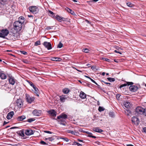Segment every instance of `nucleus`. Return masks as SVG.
I'll return each instance as SVG.
<instances>
[{"label":"nucleus","instance_id":"16","mask_svg":"<svg viewBox=\"0 0 146 146\" xmlns=\"http://www.w3.org/2000/svg\"><path fill=\"white\" fill-rule=\"evenodd\" d=\"M123 105L124 107L128 108L131 106V104L129 102L126 101L124 102Z\"/></svg>","mask_w":146,"mask_h":146},{"label":"nucleus","instance_id":"14","mask_svg":"<svg viewBox=\"0 0 146 146\" xmlns=\"http://www.w3.org/2000/svg\"><path fill=\"white\" fill-rule=\"evenodd\" d=\"M14 115V112L13 111H11L8 113L7 116V119H11L13 117Z\"/></svg>","mask_w":146,"mask_h":146},{"label":"nucleus","instance_id":"10","mask_svg":"<svg viewBox=\"0 0 146 146\" xmlns=\"http://www.w3.org/2000/svg\"><path fill=\"white\" fill-rule=\"evenodd\" d=\"M41 113V111L40 110H35L33 111L32 113L34 115L39 116Z\"/></svg>","mask_w":146,"mask_h":146},{"label":"nucleus","instance_id":"21","mask_svg":"<svg viewBox=\"0 0 146 146\" xmlns=\"http://www.w3.org/2000/svg\"><path fill=\"white\" fill-rule=\"evenodd\" d=\"M67 118V116L65 114H62L61 115L57 116V117L58 119L62 118L64 119H66Z\"/></svg>","mask_w":146,"mask_h":146},{"label":"nucleus","instance_id":"20","mask_svg":"<svg viewBox=\"0 0 146 146\" xmlns=\"http://www.w3.org/2000/svg\"><path fill=\"white\" fill-rule=\"evenodd\" d=\"M79 96L82 99H84L86 98V95L84 92L81 91L80 92Z\"/></svg>","mask_w":146,"mask_h":146},{"label":"nucleus","instance_id":"12","mask_svg":"<svg viewBox=\"0 0 146 146\" xmlns=\"http://www.w3.org/2000/svg\"><path fill=\"white\" fill-rule=\"evenodd\" d=\"M48 112L52 116L55 117L56 116V113L54 110H49L48 111Z\"/></svg>","mask_w":146,"mask_h":146},{"label":"nucleus","instance_id":"50","mask_svg":"<svg viewBox=\"0 0 146 146\" xmlns=\"http://www.w3.org/2000/svg\"><path fill=\"white\" fill-rule=\"evenodd\" d=\"M102 59L103 60H105L106 61L109 62V61L110 60V59H109L108 58H103Z\"/></svg>","mask_w":146,"mask_h":146},{"label":"nucleus","instance_id":"1","mask_svg":"<svg viewBox=\"0 0 146 146\" xmlns=\"http://www.w3.org/2000/svg\"><path fill=\"white\" fill-rule=\"evenodd\" d=\"M135 114L137 115H143L146 116V109L143 108L138 106L136 108L135 110Z\"/></svg>","mask_w":146,"mask_h":146},{"label":"nucleus","instance_id":"23","mask_svg":"<svg viewBox=\"0 0 146 146\" xmlns=\"http://www.w3.org/2000/svg\"><path fill=\"white\" fill-rule=\"evenodd\" d=\"M26 117L25 115H22L21 116H19L17 118V119L18 121H22L23 120L25 119Z\"/></svg>","mask_w":146,"mask_h":146},{"label":"nucleus","instance_id":"64","mask_svg":"<svg viewBox=\"0 0 146 146\" xmlns=\"http://www.w3.org/2000/svg\"><path fill=\"white\" fill-rule=\"evenodd\" d=\"M105 72H103L102 73V75L103 76H104L105 75Z\"/></svg>","mask_w":146,"mask_h":146},{"label":"nucleus","instance_id":"54","mask_svg":"<svg viewBox=\"0 0 146 146\" xmlns=\"http://www.w3.org/2000/svg\"><path fill=\"white\" fill-rule=\"evenodd\" d=\"M21 52L22 54H23L24 55H26L27 54V52H26L25 51H21Z\"/></svg>","mask_w":146,"mask_h":146},{"label":"nucleus","instance_id":"5","mask_svg":"<svg viewBox=\"0 0 146 146\" xmlns=\"http://www.w3.org/2000/svg\"><path fill=\"white\" fill-rule=\"evenodd\" d=\"M25 98L27 102L30 104L35 99L34 97H31L29 95L27 94H25Z\"/></svg>","mask_w":146,"mask_h":146},{"label":"nucleus","instance_id":"44","mask_svg":"<svg viewBox=\"0 0 146 146\" xmlns=\"http://www.w3.org/2000/svg\"><path fill=\"white\" fill-rule=\"evenodd\" d=\"M89 79H90L91 80L92 82H93V83H95L96 85H97L98 86H100L99 85H98V84L94 81V80H93L92 79V78H90Z\"/></svg>","mask_w":146,"mask_h":146},{"label":"nucleus","instance_id":"37","mask_svg":"<svg viewBox=\"0 0 146 146\" xmlns=\"http://www.w3.org/2000/svg\"><path fill=\"white\" fill-rule=\"evenodd\" d=\"M127 5L128 7H133V4L130 2H128L127 3Z\"/></svg>","mask_w":146,"mask_h":146},{"label":"nucleus","instance_id":"7","mask_svg":"<svg viewBox=\"0 0 146 146\" xmlns=\"http://www.w3.org/2000/svg\"><path fill=\"white\" fill-rule=\"evenodd\" d=\"M132 122L136 125H138L139 122V119L136 117L133 116L131 119Z\"/></svg>","mask_w":146,"mask_h":146},{"label":"nucleus","instance_id":"59","mask_svg":"<svg viewBox=\"0 0 146 146\" xmlns=\"http://www.w3.org/2000/svg\"><path fill=\"white\" fill-rule=\"evenodd\" d=\"M51 29V28L50 27H48L46 28V29L47 30H49L50 29Z\"/></svg>","mask_w":146,"mask_h":146},{"label":"nucleus","instance_id":"38","mask_svg":"<svg viewBox=\"0 0 146 146\" xmlns=\"http://www.w3.org/2000/svg\"><path fill=\"white\" fill-rule=\"evenodd\" d=\"M82 51L86 53H88L90 51L88 48L83 49Z\"/></svg>","mask_w":146,"mask_h":146},{"label":"nucleus","instance_id":"57","mask_svg":"<svg viewBox=\"0 0 146 146\" xmlns=\"http://www.w3.org/2000/svg\"><path fill=\"white\" fill-rule=\"evenodd\" d=\"M86 66H87L88 67H90L91 66V64H87L86 65Z\"/></svg>","mask_w":146,"mask_h":146},{"label":"nucleus","instance_id":"56","mask_svg":"<svg viewBox=\"0 0 146 146\" xmlns=\"http://www.w3.org/2000/svg\"><path fill=\"white\" fill-rule=\"evenodd\" d=\"M91 68L92 70H94L95 69H96V66H92Z\"/></svg>","mask_w":146,"mask_h":146},{"label":"nucleus","instance_id":"61","mask_svg":"<svg viewBox=\"0 0 146 146\" xmlns=\"http://www.w3.org/2000/svg\"><path fill=\"white\" fill-rule=\"evenodd\" d=\"M8 123V122H6V121H4V123H3V125H5L7 123Z\"/></svg>","mask_w":146,"mask_h":146},{"label":"nucleus","instance_id":"58","mask_svg":"<svg viewBox=\"0 0 146 146\" xmlns=\"http://www.w3.org/2000/svg\"><path fill=\"white\" fill-rule=\"evenodd\" d=\"M143 130L144 132L146 133V127L143 128Z\"/></svg>","mask_w":146,"mask_h":146},{"label":"nucleus","instance_id":"52","mask_svg":"<svg viewBox=\"0 0 146 146\" xmlns=\"http://www.w3.org/2000/svg\"><path fill=\"white\" fill-rule=\"evenodd\" d=\"M101 82H104V83L105 84H107V85H111V84L110 83H108V82H104V81H103V80H102L101 81Z\"/></svg>","mask_w":146,"mask_h":146},{"label":"nucleus","instance_id":"43","mask_svg":"<svg viewBox=\"0 0 146 146\" xmlns=\"http://www.w3.org/2000/svg\"><path fill=\"white\" fill-rule=\"evenodd\" d=\"M127 86H129L133 85V82H127Z\"/></svg>","mask_w":146,"mask_h":146},{"label":"nucleus","instance_id":"34","mask_svg":"<svg viewBox=\"0 0 146 146\" xmlns=\"http://www.w3.org/2000/svg\"><path fill=\"white\" fill-rule=\"evenodd\" d=\"M48 13L49 14H50L49 15L50 16L53 17V15H54V13H53V12L52 11H51L49 10L48 11Z\"/></svg>","mask_w":146,"mask_h":146},{"label":"nucleus","instance_id":"46","mask_svg":"<svg viewBox=\"0 0 146 146\" xmlns=\"http://www.w3.org/2000/svg\"><path fill=\"white\" fill-rule=\"evenodd\" d=\"M58 119V122L65 121V119H63L62 118H60V119Z\"/></svg>","mask_w":146,"mask_h":146},{"label":"nucleus","instance_id":"17","mask_svg":"<svg viewBox=\"0 0 146 146\" xmlns=\"http://www.w3.org/2000/svg\"><path fill=\"white\" fill-rule=\"evenodd\" d=\"M17 105L19 107H21L23 104L22 100L21 99H17L16 102Z\"/></svg>","mask_w":146,"mask_h":146},{"label":"nucleus","instance_id":"51","mask_svg":"<svg viewBox=\"0 0 146 146\" xmlns=\"http://www.w3.org/2000/svg\"><path fill=\"white\" fill-rule=\"evenodd\" d=\"M46 139H48L50 141H52L54 140V139L52 137H49L48 138Z\"/></svg>","mask_w":146,"mask_h":146},{"label":"nucleus","instance_id":"6","mask_svg":"<svg viewBox=\"0 0 146 146\" xmlns=\"http://www.w3.org/2000/svg\"><path fill=\"white\" fill-rule=\"evenodd\" d=\"M53 18L56 19L57 21L60 22L62 21H66L67 19L60 17L58 15H57L56 16L54 15Z\"/></svg>","mask_w":146,"mask_h":146},{"label":"nucleus","instance_id":"25","mask_svg":"<svg viewBox=\"0 0 146 146\" xmlns=\"http://www.w3.org/2000/svg\"><path fill=\"white\" fill-rule=\"evenodd\" d=\"M35 90V93L36 94V95L38 96H39V90L38 89V88L36 86H35L33 88Z\"/></svg>","mask_w":146,"mask_h":146},{"label":"nucleus","instance_id":"4","mask_svg":"<svg viewBox=\"0 0 146 146\" xmlns=\"http://www.w3.org/2000/svg\"><path fill=\"white\" fill-rule=\"evenodd\" d=\"M9 33V31L7 29H3L1 30L0 32V37L5 38Z\"/></svg>","mask_w":146,"mask_h":146},{"label":"nucleus","instance_id":"49","mask_svg":"<svg viewBox=\"0 0 146 146\" xmlns=\"http://www.w3.org/2000/svg\"><path fill=\"white\" fill-rule=\"evenodd\" d=\"M74 143L75 145H77L78 146H80L82 145V144L76 142H74Z\"/></svg>","mask_w":146,"mask_h":146},{"label":"nucleus","instance_id":"33","mask_svg":"<svg viewBox=\"0 0 146 146\" xmlns=\"http://www.w3.org/2000/svg\"><path fill=\"white\" fill-rule=\"evenodd\" d=\"M71 133L72 135H78V132L75 131H72Z\"/></svg>","mask_w":146,"mask_h":146},{"label":"nucleus","instance_id":"15","mask_svg":"<svg viewBox=\"0 0 146 146\" xmlns=\"http://www.w3.org/2000/svg\"><path fill=\"white\" fill-rule=\"evenodd\" d=\"M9 83L12 85H14L15 83V79L12 77H11L9 78Z\"/></svg>","mask_w":146,"mask_h":146},{"label":"nucleus","instance_id":"8","mask_svg":"<svg viewBox=\"0 0 146 146\" xmlns=\"http://www.w3.org/2000/svg\"><path fill=\"white\" fill-rule=\"evenodd\" d=\"M43 44L48 50H50L52 48L51 44L50 42L45 41L43 43Z\"/></svg>","mask_w":146,"mask_h":146},{"label":"nucleus","instance_id":"9","mask_svg":"<svg viewBox=\"0 0 146 146\" xmlns=\"http://www.w3.org/2000/svg\"><path fill=\"white\" fill-rule=\"evenodd\" d=\"M25 134L27 135H30L34 134V131L30 128L25 130Z\"/></svg>","mask_w":146,"mask_h":146},{"label":"nucleus","instance_id":"47","mask_svg":"<svg viewBox=\"0 0 146 146\" xmlns=\"http://www.w3.org/2000/svg\"><path fill=\"white\" fill-rule=\"evenodd\" d=\"M127 86V84H126L125 83L123 84H121L119 86V88H122V87H124V86Z\"/></svg>","mask_w":146,"mask_h":146},{"label":"nucleus","instance_id":"26","mask_svg":"<svg viewBox=\"0 0 146 146\" xmlns=\"http://www.w3.org/2000/svg\"><path fill=\"white\" fill-rule=\"evenodd\" d=\"M66 10L68 12L70 13L72 15H74L75 14L74 12L68 7H66Z\"/></svg>","mask_w":146,"mask_h":146},{"label":"nucleus","instance_id":"39","mask_svg":"<svg viewBox=\"0 0 146 146\" xmlns=\"http://www.w3.org/2000/svg\"><path fill=\"white\" fill-rule=\"evenodd\" d=\"M109 115L110 116L112 117H114V114L113 113L110 112L109 113Z\"/></svg>","mask_w":146,"mask_h":146},{"label":"nucleus","instance_id":"29","mask_svg":"<svg viewBox=\"0 0 146 146\" xmlns=\"http://www.w3.org/2000/svg\"><path fill=\"white\" fill-rule=\"evenodd\" d=\"M107 79L110 82H114L115 80V79L114 78H107Z\"/></svg>","mask_w":146,"mask_h":146},{"label":"nucleus","instance_id":"30","mask_svg":"<svg viewBox=\"0 0 146 146\" xmlns=\"http://www.w3.org/2000/svg\"><path fill=\"white\" fill-rule=\"evenodd\" d=\"M35 119L34 118H31L28 119L27 120V121L29 123H31L32 121H35Z\"/></svg>","mask_w":146,"mask_h":146},{"label":"nucleus","instance_id":"53","mask_svg":"<svg viewBox=\"0 0 146 146\" xmlns=\"http://www.w3.org/2000/svg\"><path fill=\"white\" fill-rule=\"evenodd\" d=\"M44 131V132L46 133H49V134H52V132H51L50 131Z\"/></svg>","mask_w":146,"mask_h":146},{"label":"nucleus","instance_id":"3","mask_svg":"<svg viewBox=\"0 0 146 146\" xmlns=\"http://www.w3.org/2000/svg\"><path fill=\"white\" fill-rule=\"evenodd\" d=\"M28 9L31 13L34 14L38 13L39 11L38 7L36 6H30Z\"/></svg>","mask_w":146,"mask_h":146},{"label":"nucleus","instance_id":"55","mask_svg":"<svg viewBox=\"0 0 146 146\" xmlns=\"http://www.w3.org/2000/svg\"><path fill=\"white\" fill-rule=\"evenodd\" d=\"M85 133H86L88 134H91V135H92V134L91 133H90L88 131H86L84 132Z\"/></svg>","mask_w":146,"mask_h":146},{"label":"nucleus","instance_id":"13","mask_svg":"<svg viewBox=\"0 0 146 146\" xmlns=\"http://www.w3.org/2000/svg\"><path fill=\"white\" fill-rule=\"evenodd\" d=\"M0 71L1 70H0ZM3 72L0 71V78L1 80H5L7 78V76L4 73H3Z\"/></svg>","mask_w":146,"mask_h":146},{"label":"nucleus","instance_id":"63","mask_svg":"<svg viewBox=\"0 0 146 146\" xmlns=\"http://www.w3.org/2000/svg\"><path fill=\"white\" fill-rule=\"evenodd\" d=\"M86 21L88 23L90 24V22L88 20L86 19Z\"/></svg>","mask_w":146,"mask_h":146},{"label":"nucleus","instance_id":"24","mask_svg":"<svg viewBox=\"0 0 146 146\" xmlns=\"http://www.w3.org/2000/svg\"><path fill=\"white\" fill-rule=\"evenodd\" d=\"M11 39L13 40H15L17 38V34L12 33H11Z\"/></svg>","mask_w":146,"mask_h":146},{"label":"nucleus","instance_id":"28","mask_svg":"<svg viewBox=\"0 0 146 146\" xmlns=\"http://www.w3.org/2000/svg\"><path fill=\"white\" fill-rule=\"evenodd\" d=\"M24 18L23 17H20L19 18V21L20 22H21V23H23L24 21Z\"/></svg>","mask_w":146,"mask_h":146},{"label":"nucleus","instance_id":"22","mask_svg":"<svg viewBox=\"0 0 146 146\" xmlns=\"http://www.w3.org/2000/svg\"><path fill=\"white\" fill-rule=\"evenodd\" d=\"M51 60L53 61H60L62 59L59 57H53L51 58Z\"/></svg>","mask_w":146,"mask_h":146},{"label":"nucleus","instance_id":"32","mask_svg":"<svg viewBox=\"0 0 146 146\" xmlns=\"http://www.w3.org/2000/svg\"><path fill=\"white\" fill-rule=\"evenodd\" d=\"M40 42L39 40H38L35 43V46H37L38 45H40Z\"/></svg>","mask_w":146,"mask_h":146},{"label":"nucleus","instance_id":"60","mask_svg":"<svg viewBox=\"0 0 146 146\" xmlns=\"http://www.w3.org/2000/svg\"><path fill=\"white\" fill-rule=\"evenodd\" d=\"M72 131L70 130H67V132L68 133H71Z\"/></svg>","mask_w":146,"mask_h":146},{"label":"nucleus","instance_id":"11","mask_svg":"<svg viewBox=\"0 0 146 146\" xmlns=\"http://www.w3.org/2000/svg\"><path fill=\"white\" fill-rule=\"evenodd\" d=\"M130 90L131 92H135L138 90V87L135 86H131L129 87Z\"/></svg>","mask_w":146,"mask_h":146},{"label":"nucleus","instance_id":"36","mask_svg":"<svg viewBox=\"0 0 146 146\" xmlns=\"http://www.w3.org/2000/svg\"><path fill=\"white\" fill-rule=\"evenodd\" d=\"M63 44L61 42H60L58 45L57 47L58 48H61L63 46Z\"/></svg>","mask_w":146,"mask_h":146},{"label":"nucleus","instance_id":"45","mask_svg":"<svg viewBox=\"0 0 146 146\" xmlns=\"http://www.w3.org/2000/svg\"><path fill=\"white\" fill-rule=\"evenodd\" d=\"M120 96H121V95L120 94H117L116 95V99L118 100H119V97H120Z\"/></svg>","mask_w":146,"mask_h":146},{"label":"nucleus","instance_id":"40","mask_svg":"<svg viewBox=\"0 0 146 146\" xmlns=\"http://www.w3.org/2000/svg\"><path fill=\"white\" fill-rule=\"evenodd\" d=\"M40 143L43 145H48V144L46 143L43 141H41L40 142Z\"/></svg>","mask_w":146,"mask_h":146},{"label":"nucleus","instance_id":"42","mask_svg":"<svg viewBox=\"0 0 146 146\" xmlns=\"http://www.w3.org/2000/svg\"><path fill=\"white\" fill-rule=\"evenodd\" d=\"M28 83H29V84L32 87H34L35 86L34 85L33 83L31 82H28Z\"/></svg>","mask_w":146,"mask_h":146},{"label":"nucleus","instance_id":"31","mask_svg":"<svg viewBox=\"0 0 146 146\" xmlns=\"http://www.w3.org/2000/svg\"><path fill=\"white\" fill-rule=\"evenodd\" d=\"M105 109L102 107L99 106L98 108V110L99 111L101 112L104 111Z\"/></svg>","mask_w":146,"mask_h":146},{"label":"nucleus","instance_id":"41","mask_svg":"<svg viewBox=\"0 0 146 146\" xmlns=\"http://www.w3.org/2000/svg\"><path fill=\"white\" fill-rule=\"evenodd\" d=\"M60 139H63L64 141L66 142H68L69 141V139L66 137H62Z\"/></svg>","mask_w":146,"mask_h":146},{"label":"nucleus","instance_id":"19","mask_svg":"<svg viewBox=\"0 0 146 146\" xmlns=\"http://www.w3.org/2000/svg\"><path fill=\"white\" fill-rule=\"evenodd\" d=\"M92 130L95 132L98 133H101L103 131V130L98 127H94L92 129Z\"/></svg>","mask_w":146,"mask_h":146},{"label":"nucleus","instance_id":"48","mask_svg":"<svg viewBox=\"0 0 146 146\" xmlns=\"http://www.w3.org/2000/svg\"><path fill=\"white\" fill-rule=\"evenodd\" d=\"M92 135L89 134V135H88V137H92V138H96V136H93Z\"/></svg>","mask_w":146,"mask_h":146},{"label":"nucleus","instance_id":"35","mask_svg":"<svg viewBox=\"0 0 146 146\" xmlns=\"http://www.w3.org/2000/svg\"><path fill=\"white\" fill-rule=\"evenodd\" d=\"M58 123L60 124V125H66V122L65 121L58 122Z\"/></svg>","mask_w":146,"mask_h":146},{"label":"nucleus","instance_id":"2","mask_svg":"<svg viewBox=\"0 0 146 146\" xmlns=\"http://www.w3.org/2000/svg\"><path fill=\"white\" fill-rule=\"evenodd\" d=\"M13 26L14 29L17 31L19 32L22 29V23L20 22L19 21H15L13 24Z\"/></svg>","mask_w":146,"mask_h":146},{"label":"nucleus","instance_id":"18","mask_svg":"<svg viewBox=\"0 0 146 146\" xmlns=\"http://www.w3.org/2000/svg\"><path fill=\"white\" fill-rule=\"evenodd\" d=\"M65 97V96L64 95L59 96L60 100L61 102L64 103L65 102V100L67 98Z\"/></svg>","mask_w":146,"mask_h":146},{"label":"nucleus","instance_id":"27","mask_svg":"<svg viewBox=\"0 0 146 146\" xmlns=\"http://www.w3.org/2000/svg\"><path fill=\"white\" fill-rule=\"evenodd\" d=\"M63 92L64 94H67L70 91V90L68 88H64L62 91Z\"/></svg>","mask_w":146,"mask_h":146},{"label":"nucleus","instance_id":"62","mask_svg":"<svg viewBox=\"0 0 146 146\" xmlns=\"http://www.w3.org/2000/svg\"><path fill=\"white\" fill-rule=\"evenodd\" d=\"M1 1L3 2V3H6L7 1V0H2Z\"/></svg>","mask_w":146,"mask_h":146}]
</instances>
